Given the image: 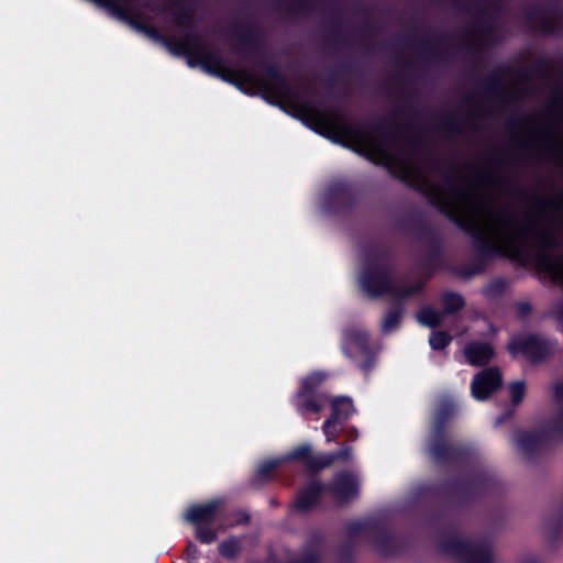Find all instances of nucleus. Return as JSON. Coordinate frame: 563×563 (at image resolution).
<instances>
[{
	"label": "nucleus",
	"mask_w": 563,
	"mask_h": 563,
	"mask_svg": "<svg viewBox=\"0 0 563 563\" xmlns=\"http://www.w3.org/2000/svg\"><path fill=\"white\" fill-rule=\"evenodd\" d=\"M311 446L309 444H302L295 450H292L286 457L284 459H273L264 462L258 467V474L265 475L279 465L284 460H301L308 463L310 466L320 467L319 464L322 461V455L317 457L316 460L311 459Z\"/></svg>",
	"instance_id": "obj_9"
},
{
	"label": "nucleus",
	"mask_w": 563,
	"mask_h": 563,
	"mask_svg": "<svg viewBox=\"0 0 563 563\" xmlns=\"http://www.w3.org/2000/svg\"><path fill=\"white\" fill-rule=\"evenodd\" d=\"M196 537L202 543H211L216 540V533L209 528L197 526Z\"/></svg>",
	"instance_id": "obj_25"
},
{
	"label": "nucleus",
	"mask_w": 563,
	"mask_h": 563,
	"mask_svg": "<svg viewBox=\"0 0 563 563\" xmlns=\"http://www.w3.org/2000/svg\"><path fill=\"white\" fill-rule=\"evenodd\" d=\"M527 563H534L533 561L527 562Z\"/></svg>",
	"instance_id": "obj_33"
},
{
	"label": "nucleus",
	"mask_w": 563,
	"mask_h": 563,
	"mask_svg": "<svg viewBox=\"0 0 563 563\" xmlns=\"http://www.w3.org/2000/svg\"><path fill=\"white\" fill-rule=\"evenodd\" d=\"M354 411L352 400L347 397H339L332 401L331 418L341 422L347 419Z\"/></svg>",
	"instance_id": "obj_14"
},
{
	"label": "nucleus",
	"mask_w": 563,
	"mask_h": 563,
	"mask_svg": "<svg viewBox=\"0 0 563 563\" xmlns=\"http://www.w3.org/2000/svg\"><path fill=\"white\" fill-rule=\"evenodd\" d=\"M330 489L336 499L345 501L357 494V478L352 474H340Z\"/></svg>",
	"instance_id": "obj_10"
},
{
	"label": "nucleus",
	"mask_w": 563,
	"mask_h": 563,
	"mask_svg": "<svg viewBox=\"0 0 563 563\" xmlns=\"http://www.w3.org/2000/svg\"><path fill=\"white\" fill-rule=\"evenodd\" d=\"M296 114L310 128L319 133L325 131H341V123L332 114L320 111L310 104L297 107Z\"/></svg>",
	"instance_id": "obj_5"
},
{
	"label": "nucleus",
	"mask_w": 563,
	"mask_h": 563,
	"mask_svg": "<svg viewBox=\"0 0 563 563\" xmlns=\"http://www.w3.org/2000/svg\"><path fill=\"white\" fill-rule=\"evenodd\" d=\"M146 33L148 34V36L153 35V32H151V31H146Z\"/></svg>",
	"instance_id": "obj_32"
},
{
	"label": "nucleus",
	"mask_w": 563,
	"mask_h": 563,
	"mask_svg": "<svg viewBox=\"0 0 563 563\" xmlns=\"http://www.w3.org/2000/svg\"><path fill=\"white\" fill-rule=\"evenodd\" d=\"M379 163L387 166L393 173L402 179H417L418 168L407 158L398 157L388 150L375 144L371 145Z\"/></svg>",
	"instance_id": "obj_6"
},
{
	"label": "nucleus",
	"mask_w": 563,
	"mask_h": 563,
	"mask_svg": "<svg viewBox=\"0 0 563 563\" xmlns=\"http://www.w3.org/2000/svg\"><path fill=\"white\" fill-rule=\"evenodd\" d=\"M450 341L451 336L445 332H433L429 339V343L433 350L444 349Z\"/></svg>",
	"instance_id": "obj_21"
},
{
	"label": "nucleus",
	"mask_w": 563,
	"mask_h": 563,
	"mask_svg": "<svg viewBox=\"0 0 563 563\" xmlns=\"http://www.w3.org/2000/svg\"><path fill=\"white\" fill-rule=\"evenodd\" d=\"M464 354L471 365L481 366L493 358L494 351L489 344L472 343L465 347Z\"/></svg>",
	"instance_id": "obj_13"
},
{
	"label": "nucleus",
	"mask_w": 563,
	"mask_h": 563,
	"mask_svg": "<svg viewBox=\"0 0 563 563\" xmlns=\"http://www.w3.org/2000/svg\"><path fill=\"white\" fill-rule=\"evenodd\" d=\"M501 384V375L498 369L488 368L478 373L471 384V393L478 401L486 400Z\"/></svg>",
	"instance_id": "obj_7"
},
{
	"label": "nucleus",
	"mask_w": 563,
	"mask_h": 563,
	"mask_svg": "<svg viewBox=\"0 0 563 563\" xmlns=\"http://www.w3.org/2000/svg\"><path fill=\"white\" fill-rule=\"evenodd\" d=\"M360 285L368 296L376 297L388 291L390 282L384 269L373 266L362 272Z\"/></svg>",
	"instance_id": "obj_8"
},
{
	"label": "nucleus",
	"mask_w": 563,
	"mask_h": 563,
	"mask_svg": "<svg viewBox=\"0 0 563 563\" xmlns=\"http://www.w3.org/2000/svg\"><path fill=\"white\" fill-rule=\"evenodd\" d=\"M401 320V311L400 310H393L388 312L383 322H382V329L385 333H389L398 328Z\"/></svg>",
	"instance_id": "obj_19"
},
{
	"label": "nucleus",
	"mask_w": 563,
	"mask_h": 563,
	"mask_svg": "<svg viewBox=\"0 0 563 563\" xmlns=\"http://www.w3.org/2000/svg\"><path fill=\"white\" fill-rule=\"evenodd\" d=\"M444 551L462 563H490L493 552L488 545L471 543L460 539L449 541Z\"/></svg>",
	"instance_id": "obj_3"
},
{
	"label": "nucleus",
	"mask_w": 563,
	"mask_h": 563,
	"mask_svg": "<svg viewBox=\"0 0 563 563\" xmlns=\"http://www.w3.org/2000/svg\"><path fill=\"white\" fill-rule=\"evenodd\" d=\"M188 551H190V552H194V553H195L196 548H195L194 545H189V547H188Z\"/></svg>",
	"instance_id": "obj_31"
},
{
	"label": "nucleus",
	"mask_w": 563,
	"mask_h": 563,
	"mask_svg": "<svg viewBox=\"0 0 563 563\" xmlns=\"http://www.w3.org/2000/svg\"><path fill=\"white\" fill-rule=\"evenodd\" d=\"M540 443V437L533 432H520L516 437V445L522 451H529Z\"/></svg>",
	"instance_id": "obj_18"
},
{
	"label": "nucleus",
	"mask_w": 563,
	"mask_h": 563,
	"mask_svg": "<svg viewBox=\"0 0 563 563\" xmlns=\"http://www.w3.org/2000/svg\"><path fill=\"white\" fill-rule=\"evenodd\" d=\"M336 423H339V421H336L330 417L323 424V432L325 434V439L328 442H332L335 438V434H336L335 424Z\"/></svg>",
	"instance_id": "obj_26"
},
{
	"label": "nucleus",
	"mask_w": 563,
	"mask_h": 563,
	"mask_svg": "<svg viewBox=\"0 0 563 563\" xmlns=\"http://www.w3.org/2000/svg\"><path fill=\"white\" fill-rule=\"evenodd\" d=\"M444 309L448 312L454 311L457 308L462 307L463 299L461 296L456 294H449L443 299Z\"/></svg>",
	"instance_id": "obj_24"
},
{
	"label": "nucleus",
	"mask_w": 563,
	"mask_h": 563,
	"mask_svg": "<svg viewBox=\"0 0 563 563\" xmlns=\"http://www.w3.org/2000/svg\"><path fill=\"white\" fill-rule=\"evenodd\" d=\"M554 393L558 400H563V384L556 385Z\"/></svg>",
	"instance_id": "obj_28"
},
{
	"label": "nucleus",
	"mask_w": 563,
	"mask_h": 563,
	"mask_svg": "<svg viewBox=\"0 0 563 563\" xmlns=\"http://www.w3.org/2000/svg\"><path fill=\"white\" fill-rule=\"evenodd\" d=\"M323 490V486L319 483H312L298 497L296 505L299 509L306 510L310 508Z\"/></svg>",
	"instance_id": "obj_15"
},
{
	"label": "nucleus",
	"mask_w": 563,
	"mask_h": 563,
	"mask_svg": "<svg viewBox=\"0 0 563 563\" xmlns=\"http://www.w3.org/2000/svg\"><path fill=\"white\" fill-rule=\"evenodd\" d=\"M243 79H244L245 81H251V80H252V79H251V76H250L249 74H244V75H243Z\"/></svg>",
	"instance_id": "obj_30"
},
{
	"label": "nucleus",
	"mask_w": 563,
	"mask_h": 563,
	"mask_svg": "<svg viewBox=\"0 0 563 563\" xmlns=\"http://www.w3.org/2000/svg\"><path fill=\"white\" fill-rule=\"evenodd\" d=\"M322 373H311L301 382V388L295 398V405L302 412H319L325 404L323 395H316V388L324 380Z\"/></svg>",
	"instance_id": "obj_2"
},
{
	"label": "nucleus",
	"mask_w": 563,
	"mask_h": 563,
	"mask_svg": "<svg viewBox=\"0 0 563 563\" xmlns=\"http://www.w3.org/2000/svg\"><path fill=\"white\" fill-rule=\"evenodd\" d=\"M341 459V460H351L352 459V450L350 446H345L335 454H323L322 461L320 462L319 466L324 467L330 465L333 461Z\"/></svg>",
	"instance_id": "obj_20"
},
{
	"label": "nucleus",
	"mask_w": 563,
	"mask_h": 563,
	"mask_svg": "<svg viewBox=\"0 0 563 563\" xmlns=\"http://www.w3.org/2000/svg\"><path fill=\"white\" fill-rule=\"evenodd\" d=\"M239 549V542L235 539H230L219 544L220 553L227 558L234 556Z\"/></svg>",
	"instance_id": "obj_23"
},
{
	"label": "nucleus",
	"mask_w": 563,
	"mask_h": 563,
	"mask_svg": "<svg viewBox=\"0 0 563 563\" xmlns=\"http://www.w3.org/2000/svg\"><path fill=\"white\" fill-rule=\"evenodd\" d=\"M536 344L537 340L534 338L515 339L509 344V351L514 355L522 352L529 356H532V349Z\"/></svg>",
	"instance_id": "obj_16"
},
{
	"label": "nucleus",
	"mask_w": 563,
	"mask_h": 563,
	"mask_svg": "<svg viewBox=\"0 0 563 563\" xmlns=\"http://www.w3.org/2000/svg\"><path fill=\"white\" fill-rule=\"evenodd\" d=\"M509 394H510L512 405L520 404L526 394L525 383L516 382V383L511 384L509 387Z\"/></svg>",
	"instance_id": "obj_22"
},
{
	"label": "nucleus",
	"mask_w": 563,
	"mask_h": 563,
	"mask_svg": "<svg viewBox=\"0 0 563 563\" xmlns=\"http://www.w3.org/2000/svg\"><path fill=\"white\" fill-rule=\"evenodd\" d=\"M441 203L461 225L489 247L514 257L525 253L531 234L528 227L520 219L495 210L477 190L454 192Z\"/></svg>",
	"instance_id": "obj_1"
},
{
	"label": "nucleus",
	"mask_w": 563,
	"mask_h": 563,
	"mask_svg": "<svg viewBox=\"0 0 563 563\" xmlns=\"http://www.w3.org/2000/svg\"><path fill=\"white\" fill-rule=\"evenodd\" d=\"M174 54H184L187 56V63L190 67L200 66L207 73L212 74L211 65L220 66L219 58L212 55L207 47L200 46L194 40H181L176 43L175 48H170Z\"/></svg>",
	"instance_id": "obj_4"
},
{
	"label": "nucleus",
	"mask_w": 563,
	"mask_h": 563,
	"mask_svg": "<svg viewBox=\"0 0 563 563\" xmlns=\"http://www.w3.org/2000/svg\"><path fill=\"white\" fill-rule=\"evenodd\" d=\"M366 333L361 329H350L344 334V351L350 355H364L367 352Z\"/></svg>",
	"instance_id": "obj_12"
},
{
	"label": "nucleus",
	"mask_w": 563,
	"mask_h": 563,
	"mask_svg": "<svg viewBox=\"0 0 563 563\" xmlns=\"http://www.w3.org/2000/svg\"><path fill=\"white\" fill-rule=\"evenodd\" d=\"M429 451H430V453H432L434 455H437L439 453L438 450L432 445H430Z\"/></svg>",
	"instance_id": "obj_29"
},
{
	"label": "nucleus",
	"mask_w": 563,
	"mask_h": 563,
	"mask_svg": "<svg viewBox=\"0 0 563 563\" xmlns=\"http://www.w3.org/2000/svg\"><path fill=\"white\" fill-rule=\"evenodd\" d=\"M272 92L280 101H289V91L284 85L277 86L276 88H272Z\"/></svg>",
	"instance_id": "obj_27"
},
{
	"label": "nucleus",
	"mask_w": 563,
	"mask_h": 563,
	"mask_svg": "<svg viewBox=\"0 0 563 563\" xmlns=\"http://www.w3.org/2000/svg\"><path fill=\"white\" fill-rule=\"evenodd\" d=\"M218 501L191 506L185 515V519L196 526L210 522L216 515Z\"/></svg>",
	"instance_id": "obj_11"
},
{
	"label": "nucleus",
	"mask_w": 563,
	"mask_h": 563,
	"mask_svg": "<svg viewBox=\"0 0 563 563\" xmlns=\"http://www.w3.org/2000/svg\"><path fill=\"white\" fill-rule=\"evenodd\" d=\"M417 319L423 325L437 327L441 323L443 313L426 308L418 313Z\"/></svg>",
	"instance_id": "obj_17"
}]
</instances>
